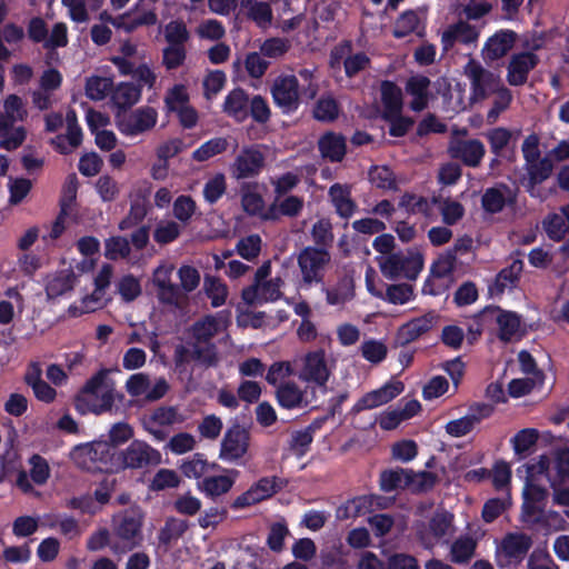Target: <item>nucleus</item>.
Here are the masks:
<instances>
[{
    "mask_svg": "<svg viewBox=\"0 0 569 569\" xmlns=\"http://www.w3.org/2000/svg\"><path fill=\"white\" fill-rule=\"evenodd\" d=\"M448 152L451 158L461 160L466 166L478 167L485 157V144L477 140L453 139L449 143Z\"/></svg>",
    "mask_w": 569,
    "mask_h": 569,
    "instance_id": "nucleus-23",
    "label": "nucleus"
},
{
    "mask_svg": "<svg viewBox=\"0 0 569 569\" xmlns=\"http://www.w3.org/2000/svg\"><path fill=\"white\" fill-rule=\"evenodd\" d=\"M116 399V382L108 370H100L83 386L76 399V408L82 415H100L111 410Z\"/></svg>",
    "mask_w": 569,
    "mask_h": 569,
    "instance_id": "nucleus-2",
    "label": "nucleus"
},
{
    "mask_svg": "<svg viewBox=\"0 0 569 569\" xmlns=\"http://www.w3.org/2000/svg\"><path fill=\"white\" fill-rule=\"evenodd\" d=\"M328 194L340 217L349 218L355 213L357 206L351 198V187L349 184L335 183L329 188Z\"/></svg>",
    "mask_w": 569,
    "mask_h": 569,
    "instance_id": "nucleus-37",
    "label": "nucleus"
},
{
    "mask_svg": "<svg viewBox=\"0 0 569 569\" xmlns=\"http://www.w3.org/2000/svg\"><path fill=\"white\" fill-rule=\"evenodd\" d=\"M537 63L538 58L532 52L515 54L508 64L507 81L509 84H523L528 79L529 72L536 67Z\"/></svg>",
    "mask_w": 569,
    "mask_h": 569,
    "instance_id": "nucleus-33",
    "label": "nucleus"
},
{
    "mask_svg": "<svg viewBox=\"0 0 569 569\" xmlns=\"http://www.w3.org/2000/svg\"><path fill=\"white\" fill-rule=\"evenodd\" d=\"M515 194L507 186L487 189L482 196V207L487 212L496 213L503 209L507 202L513 201Z\"/></svg>",
    "mask_w": 569,
    "mask_h": 569,
    "instance_id": "nucleus-39",
    "label": "nucleus"
},
{
    "mask_svg": "<svg viewBox=\"0 0 569 569\" xmlns=\"http://www.w3.org/2000/svg\"><path fill=\"white\" fill-rule=\"evenodd\" d=\"M168 383L163 378L151 383L149 377L142 372L129 377L126 382L127 392L132 397H143L149 401L162 398L168 391Z\"/></svg>",
    "mask_w": 569,
    "mask_h": 569,
    "instance_id": "nucleus-19",
    "label": "nucleus"
},
{
    "mask_svg": "<svg viewBox=\"0 0 569 569\" xmlns=\"http://www.w3.org/2000/svg\"><path fill=\"white\" fill-rule=\"evenodd\" d=\"M438 322V315L435 311H429L420 317H417L403 323L398 330V340L402 345L410 343L417 340L420 336L428 332Z\"/></svg>",
    "mask_w": 569,
    "mask_h": 569,
    "instance_id": "nucleus-27",
    "label": "nucleus"
},
{
    "mask_svg": "<svg viewBox=\"0 0 569 569\" xmlns=\"http://www.w3.org/2000/svg\"><path fill=\"white\" fill-rule=\"evenodd\" d=\"M141 97V89L130 82H121L112 89V102L121 109L130 108L136 104Z\"/></svg>",
    "mask_w": 569,
    "mask_h": 569,
    "instance_id": "nucleus-45",
    "label": "nucleus"
},
{
    "mask_svg": "<svg viewBox=\"0 0 569 569\" xmlns=\"http://www.w3.org/2000/svg\"><path fill=\"white\" fill-rule=\"evenodd\" d=\"M181 226L172 220L160 221L153 231V239L159 244H168L178 239L181 233Z\"/></svg>",
    "mask_w": 569,
    "mask_h": 569,
    "instance_id": "nucleus-60",
    "label": "nucleus"
},
{
    "mask_svg": "<svg viewBox=\"0 0 569 569\" xmlns=\"http://www.w3.org/2000/svg\"><path fill=\"white\" fill-rule=\"evenodd\" d=\"M409 478L410 470H387L380 476V487L385 492H390L398 488L408 487Z\"/></svg>",
    "mask_w": 569,
    "mask_h": 569,
    "instance_id": "nucleus-56",
    "label": "nucleus"
},
{
    "mask_svg": "<svg viewBox=\"0 0 569 569\" xmlns=\"http://www.w3.org/2000/svg\"><path fill=\"white\" fill-rule=\"evenodd\" d=\"M228 148V140L222 137L212 138L192 152V159L199 162L207 161L224 152Z\"/></svg>",
    "mask_w": 569,
    "mask_h": 569,
    "instance_id": "nucleus-51",
    "label": "nucleus"
},
{
    "mask_svg": "<svg viewBox=\"0 0 569 569\" xmlns=\"http://www.w3.org/2000/svg\"><path fill=\"white\" fill-rule=\"evenodd\" d=\"M438 203V209L442 216V220L447 224H455L465 214L463 206L450 198L433 200Z\"/></svg>",
    "mask_w": 569,
    "mask_h": 569,
    "instance_id": "nucleus-63",
    "label": "nucleus"
},
{
    "mask_svg": "<svg viewBox=\"0 0 569 569\" xmlns=\"http://www.w3.org/2000/svg\"><path fill=\"white\" fill-rule=\"evenodd\" d=\"M158 119L157 111L151 107H142L132 112H124L117 117L119 131L127 137H137L152 129Z\"/></svg>",
    "mask_w": 569,
    "mask_h": 569,
    "instance_id": "nucleus-14",
    "label": "nucleus"
},
{
    "mask_svg": "<svg viewBox=\"0 0 569 569\" xmlns=\"http://www.w3.org/2000/svg\"><path fill=\"white\" fill-rule=\"evenodd\" d=\"M330 375L331 369L323 350L310 351L301 358L299 378L312 388L325 389Z\"/></svg>",
    "mask_w": 569,
    "mask_h": 569,
    "instance_id": "nucleus-10",
    "label": "nucleus"
},
{
    "mask_svg": "<svg viewBox=\"0 0 569 569\" xmlns=\"http://www.w3.org/2000/svg\"><path fill=\"white\" fill-rule=\"evenodd\" d=\"M167 111L177 112L189 106V92L184 84L177 83L171 87L164 96Z\"/></svg>",
    "mask_w": 569,
    "mask_h": 569,
    "instance_id": "nucleus-55",
    "label": "nucleus"
},
{
    "mask_svg": "<svg viewBox=\"0 0 569 569\" xmlns=\"http://www.w3.org/2000/svg\"><path fill=\"white\" fill-rule=\"evenodd\" d=\"M379 267L388 279L403 277L415 280L423 268V257L418 250L391 253L380 258Z\"/></svg>",
    "mask_w": 569,
    "mask_h": 569,
    "instance_id": "nucleus-5",
    "label": "nucleus"
},
{
    "mask_svg": "<svg viewBox=\"0 0 569 569\" xmlns=\"http://www.w3.org/2000/svg\"><path fill=\"white\" fill-rule=\"evenodd\" d=\"M240 202L242 210L248 216L257 217L261 220H274V214L270 212V207H266L257 183H246L241 187Z\"/></svg>",
    "mask_w": 569,
    "mask_h": 569,
    "instance_id": "nucleus-24",
    "label": "nucleus"
},
{
    "mask_svg": "<svg viewBox=\"0 0 569 569\" xmlns=\"http://www.w3.org/2000/svg\"><path fill=\"white\" fill-rule=\"evenodd\" d=\"M513 43L515 33L512 31L501 30L486 41L482 48V57L487 61H495L507 54Z\"/></svg>",
    "mask_w": 569,
    "mask_h": 569,
    "instance_id": "nucleus-35",
    "label": "nucleus"
},
{
    "mask_svg": "<svg viewBox=\"0 0 569 569\" xmlns=\"http://www.w3.org/2000/svg\"><path fill=\"white\" fill-rule=\"evenodd\" d=\"M531 543V538L526 533L511 532L506 535L496 548L497 565L500 568L517 566L526 557Z\"/></svg>",
    "mask_w": 569,
    "mask_h": 569,
    "instance_id": "nucleus-9",
    "label": "nucleus"
},
{
    "mask_svg": "<svg viewBox=\"0 0 569 569\" xmlns=\"http://www.w3.org/2000/svg\"><path fill=\"white\" fill-rule=\"evenodd\" d=\"M216 467L217 465H210L201 455L197 453L181 465V471L187 478L199 479L216 469Z\"/></svg>",
    "mask_w": 569,
    "mask_h": 569,
    "instance_id": "nucleus-57",
    "label": "nucleus"
},
{
    "mask_svg": "<svg viewBox=\"0 0 569 569\" xmlns=\"http://www.w3.org/2000/svg\"><path fill=\"white\" fill-rule=\"evenodd\" d=\"M381 99L385 107L386 117H395L400 114L402 109V92L398 86L390 81L382 82Z\"/></svg>",
    "mask_w": 569,
    "mask_h": 569,
    "instance_id": "nucleus-44",
    "label": "nucleus"
},
{
    "mask_svg": "<svg viewBox=\"0 0 569 569\" xmlns=\"http://www.w3.org/2000/svg\"><path fill=\"white\" fill-rule=\"evenodd\" d=\"M182 422V417L173 407H159L142 419L144 429L158 441L167 438L162 428Z\"/></svg>",
    "mask_w": 569,
    "mask_h": 569,
    "instance_id": "nucleus-21",
    "label": "nucleus"
},
{
    "mask_svg": "<svg viewBox=\"0 0 569 569\" xmlns=\"http://www.w3.org/2000/svg\"><path fill=\"white\" fill-rule=\"evenodd\" d=\"M229 325V317L223 312L206 316L196 321L191 329V357L204 366H216L218 353L211 340L223 333Z\"/></svg>",
    "mask_w": 569,
    "mask_h": 569,
    "instance_id": "nucleus-1",
    "label": "nucleus"
},
{
    "mask_svg": "<svg viewBox=\"0 0 569 569\" xmlns=\"http://www.w3.org/2000/svg\"><path fill=\"white\" fill-rule=\"evenodd\" d=\"M248 8V16L260 28H267L272 21V10L269 3L256 0H243Z\"/></svg>",
    "mask_w": 569,
    "mask_h": 569,
    "instance_id": "nucleus-52",
    "label": "nucleus"
},
{
    "mask_svg": "<svg viewBox=\"0 0 569 569\" xmlns=\"http://www.w3.org/2000/svg\"><path fill=\"white\" fill-rule=\"evenodd\" d=\"M76 274L69 269L47 274L44 290L48 301H56L70 295L76 286Z\"/></svg>",
    "mask_w": 569,
    "mask_h": 569,
    "instance_id": "nucleus-26",
    "label": "nucleus"
},
{
    "mask_svg": "<svg viewBox=\"0 0 569 569\" xmlns=\"http://www.w3.org/2000/svg\"><path fill=\"white\" fill-rule=\"evenodd\" d=\"M271 272L269 262L263 263L254 274V282L242 290V300L247 305H262L264 302L276 301L281 297V278L268 279Z\"/></svg>",
    "mask_w": 569,
    "mask_h": 569,
    "instance_id": "nucleus-4",
    "label": "nucleus"
},
{
    "mask_svg": "<svg viewBox=\"0 0 569 569\" xmlns=\"http://www.w3.org/2000/svg\"><path fill=\"white\" fill-rule=\"evenodd\" d=\"M403 390V386L401 382H390L386 383L381 388L370 391L365 395L356 405L355 409L357 411L373 409L379 406H382L392 399H395L398 395H400Z\"/></svg>",
    "mask_w": 569,
    "mask_h": 569,
    "instance_id": "nucleus-32",
    "label": "nucleus"
},
{
    "mask_svg": "<svg viewBox=\"0 0 569 569\" xmlns=\"http://www.w3.org/2000/svg\"><path fill=\"white\" fill-rule=\"evenodd\" d=\"M370 507V500L368 497H357L348 500L343 506L337 510V517L339 519L357 518L365 515Z\"/></svg>",
    "mask_w": 569,
    "mask_h": 569,
    "instance_id": "nucleus-61",
    "label": "nucleus"
},
{
    "mask_svg": "<svg viewBox=\"0 0 569 569\" xmlns=\"http://www.w3.org/2000/svg\"><path fill=\"white\" fill-rule=\"evenodd\" d=\"M360 353L368 362L377 365L386 359L388 347L382 340L370 338L362 341Z\"/></svg>",
    "mask_w": 569,
    "mask_h": 569,
    "instance_id": "nucleus-53",
    "label": "nucleus"
},
{
    "mask_svg": "<svg viewBox=\"0 0 569 569\" xmlns=\"http://www.w3.org/2000/svg\"><path fill=\"white\" fill-rule=\"evenodd\" d=\"M463 74L470 82V100L473 102L483 101L501 83L498 74L482 67V64L470 59L463 67Z\"/></svg>",
    "mask_w": 569,
    "mask_h": 569,
    "instance_id": "nucleus-7",
    "label": "nucleus"
},
{
    "mask_svg": "<svg viewBox=\"0 0 569 569\" xmlns=\"http://www.w3.org/2000/svg\"><path fill=\"white\" fill-rule=\"evenodd\" d=\"M483 315L496 321L501 340L511 341L520 337V318L516 312L502 310L499 307H488Z\"/></svg>",
    "mask_w": 569,
    "mask_h": 569,
    "instance_id": "nucleus-22",
    "label": "nucleus"
},
{
    "mask_svg": "<svg viewBox=\"0 0 569 569\" xmlns=\"http://www.w3.org/2000/svg\"><path fill=\"white\" fill-rule=\"evenodd\" d=\"M353 297V280L350 277H343L335 288L327 290V301L329 305H342Z\"/></svg>",
    "mask_w": 569,
    "mask_h": 569,
    "instance_id": "nucleus-58",
    "label": "nucleus"
},
{
    "mask_svg": "<svg viewBox=\"0 0 569 569\" xmlns=\"http://www.w3.org/2000/svg\"><path fill=\"white\" fill-rule=\"evenodd\" d=\"M6 296L10 299L0 301V323L8 325L13 320L14 309L18 312H22L24 308V300L21 293L14 289L10 288L6 291Z\"/></svg>",
    "mask_w": 569,
    "mask_h": 569,
    "instance_id": "nucleus-47",
    "label": "nucleus"
},
{
    "mask_svg": "<svg viewBox=\"0 0 569 569\" xmlns=\"http://www.w3.org/2000/svg\"><path fill=\"white\" fill-rule=\"evenodd\" d=\"M331 260L330 253L325 249L307 247L298 256V266L301 272L302 286L310 287L320 283L325 270Z\"/></svg>",
    "mask_w": 569,
    "mask_h": 569,
    "instance_id": "nucleus-8",
    "label": "nucleus"
},
{
    "mask_svg": "<svg viewBox=\"0 0 569 569\" xmlns=\"http://www.w3.org/2000/svg\"><path fill=\"white\" fill-rule=\"evenodd\" d=\"M239 476L236 469H227L223 475L204 477L198 483V489L209 498H217L228 493Z\"/></svg>",
    "mask_w": 569,
    "mask_h": 569,
    "instance_id": "nucleus-28",
    "label": "nucleus"
},
{
    "mask_svg": "<svg viewBox=\"0 0 569 569\" xmlns=\"http://www.w3.org/2000/svg\"><path fill=\"white\" fill-rule=\"evenodd\" d=\"M479 38V30L467 21H458L449 26L441 36L443 49L448 51L455 43H476Z\"/></svg>",
    "mask_w": 569,
    "mask_h": 569,
    "instance_id": "nucleus-31",
    "label": "nucleus"
},
{
    "mask_svg": "<svg viewBox=\"0 0 569 569\" xmlns=\"http://www.w3.org/2000/svg\"><path fill=\"white\" fill-rule=\"evenodd\" d=\"M318 148L323 158L332 162L341 161L346 154V139L336 132L325 133L318 141Z\"/></svg>",
    "mask_w": 569,
    "mask_h": 569,
    "instance_id": "nucleus-38",
    "label": "nucleus"
},
{
    "mask_svg": "<svg viewBox=\"0 0 569 569\" xmlns=\"http://www.w3.org/2000/svg\"><path fill=\"white\" fill-rule=\"evenodd\" d=\"M303 199L297 196H288L283 199L277 197L272 206H270V212L274 214V219L279 216L296 217L303 208Z\"/></svg>",
    "mask_w": 569,
    "mask_h": 569,
    "instance_id": "nucleus-49",
    "label": "nucleus"
},
{
    "mask_svg": "<svg viewBox=\"0 0 569 569\" xmlns=\"http://www.w3.org/2000/svg\"><path fill=\"white\" fill-rule=\"evenodd\" d=\"M431 81L422 74L411 76L405 86L406 93L411 97L410 109L413 111H422L427 108L431 92Z\"/></svg>",
    "mask_w": 569,
    "mask_h": 569,
    "instance_id": "nucleus-30",
    "label": "nucleus"
},
{
    "mask_svg": "<svg viewBox=\"0 0 569 569\" xmlns=\"http://www.w3.org/2000/svg\"><path fill=\"white\" fill-rule=\"evenodd\" d=\"M527 473L528 476L522 490L523 509L527 513H533L538 508V503L542 502L547 498L548 492L545 487L535 482V477L537 475H531L528 469Z\"/></svg>",
    "mask_w": 569,
    "mask_h": 569,
    "instance_id": "nucleus-40",
    "label": "nucleus"
},
{
    "mask_svg": "<svg viewBox=\"0 0 569 569\" xmlns=\"http://www.w3.org/2000/svg\"><path fill=\"white\" fill-rule=\"evenodd\" d=\"M28 470H19L16 476V487L26 496L40 498L41 493L36 487L44 486L51 469L48 461L40 455H32L28 459Z\"/></svg>",
    "mask_w": 569,
    "mask_h": 569,
    "instance_id": "nucleus-6",
    "label": "nucleus"
},
{
    "mask_svg": "<svg viewBox=\"0 0 569 569\" xmlns=\"http://www.w3.org/2000/svg\"><path fill=\"white\" fill-rule=\"evenodd\" d=\"M143 522L144 512L138 506L113 515L111 519V551L114 555H122L140 546L143 540Z\"/></svg>",
    "mask_w": 569,
    "mask_h": 569,
    "instance_id": "nucleus-3",
    "label": "nucleus"
},
{
    "mask_svg": "<svg viewBox=\"0 0 569 569\" xmlns=\"http://www.w3.org/2000/svg\"><path fill=\"white\" fill-rule=\"evenodd\" d=\"M121 465L124 468L141 469L161 462V453L142 440H133L120 452Z\"/></svg>",
    "mask_w": 569,
    "mask_h": 569,
    "instance_id": "nucleus-18",
    "label": "nucleus"
},
{
    "mask_svg": "<svg viewBox=\"0 0 569 569\" xmlns=\"http://www.w3.org/2000/svg\"><path fill=\"white\" fill-rule=\"evenodd\" d=\"M281 489V481L277 477H263L252 483L248 490L239 495L231 503V508L239 510L257 505L271 498Z\"/></svg>",
    "mask_w": 569,
    "mask_h": 569,
    "instance_id": "nucleus-16",
    "label": "nucleus"
},
{
    "mask_svg": "<svg viewBox=\"0 0 569 569\" xmlns=\"http://www.w3.org/2000/svg\"><path fill=\"white\" fill-rule=\"evenodd\" d=\"M188 527V521L174 517H169L159 532V541L163 545H169L171 541L178 540L180 537H182Z\"/></svg>",
    "mask_w": 569,
    "mask_h": 569,
    "instance_id": "nucleus-54",
    "label": "nucleus"
},
{
    "mask_svg": "<svg viewBox=\"0 0 569 569\" xmlns=\"http://www.w3.org/2000/svg\"><path fill=\"white\" fill-rule=\"evenodd\" d=\"M107 302V292L94 288L92 292L86 293L79 300L72 302L67 309V315L71 318H78L102 309Z\"/></svg>",
    "mask_w": 569,
    "mask_h": 569,
    "instance_id": "nucleus-34",
    "label": "nucleus"
},
{
    "mask_svg": "<svg viewBox=\"0 0 569 569\" xmlns=\"http://www.w3.org/2000/svg\"><path fill=\"white\" fill-rule=\"evenodd\" d=\"M552 168V163L548 157L525 163V170L528 176V191L533 193V188L551 176Z\"/></svg>",
    "mask_w": 569,
    "mask_h": 569,
    "instance_id": "nucleus-42",
    "label": "nucleus"
},
{
    "mask_svg": "<svg viewBox=\"0 0 569 569\" xmlns=\"http://www.w3.org/2000/svg\"><path fill=\"white\" fill-rule=\"evenodd\" d=\"M248 97L241 89H234L224 99L223 111L237 121H243L248 117Z\"/></svg>",
    "mask_w": 569,
    "mask_h": 569,
    "instance_id": "nucleus-43",
    "label": "nucleus"
},
{
    "mask_svg": "<svg viewBox=\"0 0 569 569\" xmlns=\"http://www.w3.org/2000/svg\"><path fill=\"white\" fill-rule=\"evenodd\" d=\"M173 270L172 263L163 262L154 270L152 277L159 299L168 305H177L180 298L179 288L171 281Z\"/></svg>",
    "mask_w": 569,
    "mask_h": 569,
    "instance_id": "nucleus-25",
    "label": "nucleus"
},
{
    "mask_svg": "<svg viewBox=\"0 0 569 569\" xmlns=\"http://www.w3.org/2000/svg\"><path fill=\"white\" fill-rule=\"evenodd\" d=\"M421 24L420 17L415 11L403 12L395 22L393 34L397 38L406 37L418 31Z\"/></svg>",
    "mask_w": 569,
    "mask_h": 569,
    "instance_id": "nucleus-59",
    "label": "nucleus"
},
{
    "mask_svg": "<svg viewBox=\"0 0 569 569\" xmlns=\"http://www.w3.org/2000/svg\"><path fill=\"white\" fill-rule=\"evenodd\" d=\"M27 116V110L22 99L16 94H10L3 102V112L0 113V137L9 132V129L18 121H22Z\"/></svg>",
    "mask_w": 569,
    "mask_h": 569,
    "instance_id": "nucleus-36",
    "label": "nucleus"
},
{
    "mask_svg": "<svg viewBox=\"0 0 569 569\" xmlns=\"http://www.w3.org/2000/svg\"><path fill=\"white\" fill-rule=\"evenodd\" d=\"M113 78L111 76L92 74L84 84L86 96L93 101H101L112 93Z\"/></svg>",
    "mask_w": 569,
    "mask_h": 569,
    "instance_id": "nucleus-41",
    "label": "nucleus"
},
{
    "mask_svg": "<svg viewBox=\"0 0 569 569\" xmlns=\"http://www.w3.org/2000/svg\"><path fill=\"white\" fill-rule=\"evenodd\" d=\"M249 447V433L240 426L227 430L220 445V459L233 462L242 458Z\"/></svg>",
    "mask_w": 569,
    "mask_h": 569,
    "instance_id": "nucleus-20",
    "label": "nucleus"
},
{
    "mask_svg": "<svg viewBox=\"0 0 569 569\" xmlns=\"http://www.w3.org/2000/svg\"><path fill=\"white\" fill-rule=\"evenodd\" d=\"M477 541L469 536L457 538L450 546V560L455 563H466L475 555Z\"/></svg>",
    "mask_w": 569,
    "mask_h": 569,
    "instance_id": "nucleus-46",
    "label": "nucleus"
},
{
    "mask_svg": "<svg viewBox=\"0 0 569 569\" xmlns=\"http://www.w3.org/2000/svg\"><path fill=\"white\" fill-rule=\"evenodd\" d=\"M491 94L495 96L492 107L487 113V122L490 124L495 123L498 120L500 113L506 111L512 102L511 91L502 83H500L497 87V90H493Z\"/></svg>",
    "mask_w": 569,
    "mask_h": 569,
    "instance_id": "nucleus-48",
    "label": "nucleus"
},
{
    "mask_svg": "<svg viewBox=\"0 0 569 569\" xmlns=\"http://www.w3.org/2000/svg\"><path fill=\"white\" fill-rule=\"evenodd\" d=\"M523 263L521 260H513L509 267L502 269L496 279V286L500 292L507 288H512L519 280Z\"/></svg>",
    "mask_w": 569,
    "mask_h": 569,
    "instance_id": "nucleus-62",
    "label": "nucleus"
},
{
    "mask_svg": "<svg viewBox=\"0 0 569 569\" xmlns=\"http://www.w3.org/2000/svg\"><path fill=\"white\" fill-rule=\"evenodd\" d=\"M543 228L550 239L559 241L569 232V223L562 209L549 214L543 221Z\"/></svg>",
    "mask_w": 569,
    "mask_h": 569,
    "instance_id": "nucleus-50",
    "label": "nucleus"
},
{
    "mask_svg": "<svg viewBox=\"0 0 569 569\" xmlns=\"http://www.w3.org/2000/svg\"><path fill=\"white\" fill-rule=\"evenodd\" d=\"M276 398L278 403L286 409L305 408L311 402L307 389H302L293 381L280 383L276 389Z\"/></svg>",
    "mask_w": 569,
    "mask_h": 569,
    "instance_id": "nucleus-29",
    "label": "nucleus"
},
{
    "mask_svg": "<svg viewBox=\"0 0 569 569\" xmlns=\"http://www.w3.org/2000/svg\"><path fill=\"white\" fill-rule=\"evenodd\" d=\"M266 164V154L261 146L243 147L230 164V173L237 179L254 178Z\"/></svg>",
    "mask_w": 569,
    "mask_h": 569,
    "instance_id": "nucleus-11",
    "label": "nucleus"
},
{
    "mask_svg": "<svg viewBox=\"0 0 569 569\" xmlns=\"http://www.w3.org/2000/svg\"><path fill=\"white\" fill-rule=\"evenodd\" d=\"M109 453L110 448L107 442L92 441L73 447L69 457L78 468L96 471L100 469V463L107 461Z\"/></svg>",
    "mask_w": 569,
    "mask_h": 569,
    "instance_id": "nucleus-13",
    "label": "nucleus"
},
{
    "mask_svg": "<svg viewBox=\"0 0 569 569\" xmlns=\"http://www.w3.org/2000/svg\"><path fill=\"white\" fill-rule=\"evenodd\" d=\"M531 475H546L550 487L563 485L569 480V450L561 451L550 461L547 456H540L528 466Z\"/></svg>",
    "mask_w": 569,
    "mask_h": 569,
    "instance_id": "nucleus-12",
    "label": "nucleus"
},
{
    "mask_svg": "<svg viewBox=\"0 0 569 569\" xmlns=\"http://www.w3.org/2000/svg\"><path fill=\"white\" fill-rule=\"evenodd\" d=\"M117 292L124 302L136 300L142 292L139 279L132 274H126L116 284Z\"/></svg>",
    "mask_w": 569,
    "mask_h": 569,
    "instance_id": "nucleus-64",
    "label": "nucleus"
},
{
    "mask_svg": "<svg viewBox=\"0 0 569 569\" xmlns=\"http://www.w3.org/2000/svg\"><path fill=\"white\" fill-rule=\"evenodd\" d=\"M271 93L274 103L284 113H291L299 107V83L293 74H282L274 79Z\"/></svg>",
    "mask_w": 569,
    "mask_h": 569,
    "instance_id": "nucleus-17",
    "label": "nucleus"
},
{
    "mask_svg": "<svg viewBox=\"0 0 569 569\" xmlns=\"http://www.w3.org/2000/svg\"><path fill=\"white\" fill-rule=\"evenodd\" d=\"M453 533V515L446 510L437 511L429 522L418 530V537L426 548H432L442 538Z\"/></svg>",
    "mask_w": 569,
    "mask_h": 569,
    "instance_id": "nucleus-15",
    "label": "nucleus"
}]
</instances>
